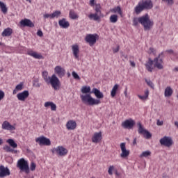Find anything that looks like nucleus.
I'll return each instance as SVG.
<instances>
[{
	"label": "nucleus",
	"instance_id": "20",
	"mask_svg": "<svg viewBox=\"0 0 178 178\" xmlns=\"http://www.w3.org/2000/svg\"><path fill=\"white\" fill-rule=\"evenodd\" d=\"M2 129L3 130H9V131L16 130V127H15V126L10 124V123H9V122H8V121H4L3 122Z\"/></svg>",
	"mask_w": 178,
	"mask_h": 178
},
{
	"label": "nucleus",
	"instance_id": "30",
	"mask_svg": "<svg viewBox=\"0 0 178 178\" xmlns=\"http://www.w3.org/2000/svg\"><path fill=\"white\" fill-rule=\"evenodd\" d=\"M137 126H138V133L139 134L143 135L147 131V129H145L144 126L141 124V122H138Z\"/></svg>",
	"mask_w": 178,
	"mask_h": 178
},
{
	"label": "nucleus",
	"instance_id": "33",
	"mask_svg": "<svg viewBox=\"0 0 178 178\" xmlns=\"http://www.w3.org/2000/svg\"><path fill=\"white\" fill-rule=\"evenodd\" d=\"M45 108L50 106L51 111H56V104L51 102H47L44 103Z\"/></svg>",
	"mask_w": 178,
	"mask_h": 178
},
{
	"label": "nucleus",
	"instance_id": "24",
	"mask_svg": "<svg viewBox=\"0 0 178 178\" xmlns=\"http://www.w3.org/2000/svg\"><path fill=\"white\" fill-rule=\"evenodd\" d=\"M144 9H151L152 8V1L151 0H145L141 2Z\"/></svg>",
	"mask_w": 178,
	"mask_h": 178
},
{
	"label": "nucleus",
	"instance_id": "25",
	"mask_svg": "<svg viewBox=\"0 0 178 178\" xmlns=\"http://www.w3.org/2000/svg\"><path fill=\"white\" fill-rule=\"evenodd\" d=\"M13 33V30L10 28H7L4 29V31L2 32L1 35L2 37H10Z\"/></svg>",
	"mask_w": 178,
	"mask_h": 178
},
{
	"label": "nucleus",
	"instance_id": "19",
	"mask_svg": "<svg viewBox=\"0 0 178 178\" xmlns=\"http://www.w3.org/2000/svg\"><path fill=\"white\" fill-rule=\"evenodd\" d=\"M72 51L73 56L75 59H79V54H80V48L79 47V44H75L72 46Z\"/></svg>",
	"mask_w": 178,
	"mask_h": 178
},
{
	"label": "nucleus",
	"instance_id": "14",
	"mask_svg": "<svg viewBox=\"0 0 178 178\" xmlns=\"http://www.w3.org/2000/svg\"><path fill=\"white\" fill-rule=\"evenodd\" d=\"M6 176H10V171L8 167L3 166V165H0V177L3 178Z\"/></svg>",
	"mask_w": 178,
	"mask_h": 178
},
{
	"label": "nucleus",
	"instance_id": "15",
	"mask_svg": "<svg viewBox=\"0 0 178 178\" xmlns=\"http://www.w3.org/2000/svg\"><path fill=\"white\" fill-rule=\"evenodd\" d=\"M134 124H136V122L130 119V120H126L124 122H122V127H124V129H130L134 127Z\"/></svg>",
	"mask_w": 178,
	"mask_h": 178
},
{
	"label": "nucleus",
	"instance_id": "42",
	"mask_svg": "<svg viewBox=\"0 0 178 178\" xmlns=\"http://www.w3.org/2000/svg\"><path fill=\"white\" fill-rule=\"evenodd\" d=\"M145 138H146L147 140H149V138L152 137L151 134L149 133V131H146L144 134L143 135Z\"/></svg>",
	"mask_w": 178,
	"mask_h": 178
},
{
	"label": "nucleus",
	"instance_id": "48",
	"mask_svg": "<svg viewBox=\"0 0 178 178\" xmlns=\"http://www.w3.org/2000/svg\"><path fill=\"white\" fill-rule=\"evenodd\" d=\"M3 98H5V93L3 92V91L0 90V101H2Z\"/></svg>",
	"mask_w": 178,
	"mask_h": 178
},
{
	"label": "nucleus",
	"instance_id": "28",
	"mask_svg": "<svg viewBox=\"0 0 178 178\" xmlns=\"http://www.w3.org/2000/svg\"><path fill=\"white\" fill-rule=\"evenodd\" d=\"M172 94H173V89H172V88H170V86H168L165 89V92H164L165 97H166L167 98H169L172 97Z\"/></svg>",
	"mask_w": 178,
	"mask_h": 178
},
{
	"label": "nucleus",
	"instance_id": "5",
	"mask_svg": "<svg viewBox=\"0 0 178 178\" xmlns=\"http://www.w3.org/2000/svg\"><path fill=\"white\" fill-rule=\"evenodd\" d=\"M17 168L20 169L21 172H25V173H30V168L29 167V163L24 159H21L17 161Z\"/></svg>",
	"mask_w": 178,
	"mask_h": 178
},
{
	"label": "nucleus",
	"instance_id": "27",
	"mask_svg": "<svg viewBox=\"0 0 178 178\" xmlns=\"http://www.w3.org/2000/svg\"><path fill=\"white\" fill-rule=\"evenodd\" d=\"M144 6H143L141 2H139L138 4L135 7V13L136 15H140V12L144 10Z\"/></svg>",
	"mask_w": 178,
	"mask_h": 178
},
{
	"label": "nucleus",
	"instance_id": "61",
	"mask_svg": "<svg viewBox=\"0 0 178 178\" xmlns=\"http://www.w3.org/2000/svg\"><path fill=\"white\" fill-rule=\"evenodd\" d=\"M175 126H177V127L178 128V122H177V121H176V122H175Z\"/></svg>",
	"mask_w": 178,
	"mask_h": 178
},
{
	"label": "nucleus",
	"instance_id": "52",
	"mask_svg": "<svg viewBox=\"0 0 178 178\" xmlns=\"http://www.w3.org/2000/svg\"><path fill=\"white\" fill-rule=\"evenodd\" d=\"M165 52H167L170 55H175V51H173V49L166 50Z\"/></svg>",
	"mask_w": 178,
	"mask_h": 178
},
{
	"label": "nucleus",
	"instance_id": "6",
	"mask_svg": "<svg viewBox=\"0 0 178 178\" xmlns=\"http://www.w3.org/2000/svg\"><path fill=\"white\" fill-rule=\"evenodd\" d=\"M161 145L166 147L167 148H170L175 144L173 139L170 136H164L160 140Z\"/></svg>",
	"mask_w": 178,
	"mask_h": 178
},
{
	"label": "nucleus",
	"instance_id": "43",
	"mask_svg": "<svg viewBox=\"0 0 178 178\" xmlns=\"http://www.w3.org/2000/svg\"><path fill=\"white\" fill-rule=\"evenodd\" d=\"M115 170V166L113 165H110L108 170V173L110 175V176H112L113 175V172H112L113 170Z\"/></svg>",
	"mask_w": 178,
	"mask_h": 178
},
{
	"label": "nucleus",
	"instance_id": "29",
	"mask_svg": "<svg viewBox=\"0 0 178 178\" xmlns=\"http://www.w3.org/2000/svg\"><path fill=\"white\" fill-rule=\"evenodd\" d=\"M88 17L90 20H94L95 22H99V20H101V17H102L98 14L94 13V14L89 15Z\"/></svg>",
	"mask_w": 178,
	"mask_h": 178
},
{
	"label": "nucleus",
	"instance_id": "40",
	"mask_svg": "<svg viewBox=\"0 0 178 178\" xmlns=\"http://www.w3.org/2000/svg\"><path fill=\"white\" fill-rule=\"evenodd\" d=\"M110 22L111 23H116L118 22V15H112L110 17Z\"/></svg>",
	"mask_w": 178,
	"mask_h": 178
},
{
	"label": "nucleus",
	"instance_id": "4",
	"mask_svg": "<svg viewBox=\"0 0 178 178\" xmlns=\"http://www.w3.org/2000/svg\"><path fill=\"white\" fill-rule=\"evenodd\" d=\"M6 143L9 144V145H6L3 146V149L6 151V152H12V154H17V150H15L13 148H17V143H15L13 139H8Z\"/></svg>",
	"mask_w": 178,
	"mask_h": 178
},
{
	"label": "nucleus",
	"instance_id": "34",
	"mask_svg": "<svg viewBox=\"0 0 178 178\" xmlns=\"http://www.w3.org/2000/svg\"><path fill=\"white\" fill-rule=\"evenodd\" d=\"M118 90H119V84H115L114 86L113 87L111 92V95L112 98H115V97H116Z\"/></svg>",
	"mask_w": 178,
	"mask_h": 178
},
{
	"label": "nucleus",
	"instance_id": "12",
	"mask_svg": "<svg viewBox=\"0 0 178 178\" xmlns=\"http://www.w3.org/2000/svg\"><path fill=\"white\" fill-rule=\"evenodd\" d=\"M163 52H161L156 58V69L159 70L163 69Z\"/></svg>",
	"mask_w": 178,
	"mask_h": 178
},
{
	"label": "nucleus",
	"instance_id": "64",
	"mask_svg": "<svg viewBox=\"0 0 178 178\" xmlns=\"http://www.w3.org/2000/svg\"><path fill=\"white\" fill-rule=\"evenodd\" d=\"M68 77H70V73L67 74Z\"/></svg>",
	"mask_w": 178,
	"mask_h": 178
},
{
	"label": "nucleus",
	"instance_id": "7",
	"mask_svg": "<svg viewBox=\"0 0 178 178\" xmlns=\"http://www.w3.org/2000/svg\"><path fill=\"white\" fill-rule=\"evenodd\" d=\"M99 36L97 34H88L85 38V40L88 42L90 47L94 45L95 42H97V40H98Z\"/></svg>",
	"mask_w": 178,
	"mask_h": 178
},
{
	"label": "nucleus",
	"instance_id": "41",
	"mask_svg": "<svg viewBox=\"0 0 178 178\" xmlns=\"http://www.w3.org/2000/svg\"><path fill=\"white\" fill-rule=\"evenodd\" d=\"M145 83H147V86L149 87H150V88L154 89L155 86L154 85V83H152V81H151V80H148L147 79H145Z\"/></svg>",
	"mask_w": 178,
	"mask_h": 178
},
{
	"label": "nucleus",
	"instance_id": "39",
	"mask_svg": "<svg viewBox=\"0 0 178 178\" xmlns=\"http://www.w3.org/2000/svg\"><path fill=\"white\" fill-rule=\"evenodd\" d=\"M139 156L140 158H147V156H151V152L145 151Z\"/></svg>",
	"mask_w": 178,
	"mask_h": 178
},
{
	"label": "nucleus",
	"instance_id": "49",
	"mask_svg": "<svg viewBox=\"0 0 178 178\" xmlns=\"http://www.w3.org/2000/svg\"><path fill=\"white\" fill-rule=\"evenodd\" d=\"M43 17L44 19H48V18L52 19V14H44Z\"/></svg>",
	"mask_w": 178,
	"mask_h": 178
},
{
	"label": "nucleus",
	"instance_id": "60",
	"mask_svg": "<svg viewBox=\"0 0 178 178\" xmlns=\"http://www.w3.org/2000/svg\"><path fill=\"white\" fill-rule=\"evenodd\" d=\"M3 144V140L2 138H0V145H2Z\"/></svg>",
	"mask_w": 178,
	"mask_h": 178
},
{
	"label": "nucleus",
	"instance_id": "13",
	"mask_svg": "<svg viewBox=\"0 0 178 178\" xmlns=\"http://www.w3.org/2000/svg\"><path fill=\"white\" fill-rule=\"evenodd\" d=\"M120 147L121 151H122V152L120 154L121 158H127V156H129V155H130V151L127 150L126 143H120Z\"/></svg>",
	"mask_w": 178,
	"mask_h": 178
},
{
	"label": "nucleus",
	"instance_id": "63",
	"mask_svg": "<svg viewBox=\"0 0 178 178\" xmlns=\"http://www.w3.org/2000/svg\"><path fill=\"white\" fill-rule=\"evenodd\" d=\"M174 70H175V72H178V67H175V68L174 69Z\"/></svg>",
	"mask_w": 178,
	"mask_h": 178
},
{
	"label": "nucleus",
	"instance_id": "31",
	"mask_svg": "<svg viewBox=\"0 0 178 178\" xmlns=\"http://www.w3.org/2000/svg\"><path fill=\"white\" fill-rule=\"evenodd\" d=\"M110 12H111V13H118L121 17L123 16L122 13V8H120V6H117L114 8L111 9Z\"/></svg>",
	"mask_w": 178,
	"mask_h": 178
},
{
	"label": "nucleus",
	"instance_id": "32",
	"mask_svg": "<svg viewBox=\"0 0 178 178\" xmlns=\"http://www.w3.org/2000/svg\"><path fill=\"white\" fill-rule=\"evenodd\" d=\"M69 17L72 20H76L79 19V15H77V13L74 11V10H70L69 13Z\"/></svg>",
	"mask_w": 178,
	"mask_h": 178
},
{
	"label": "nucleus",
	"instance_id": "18",
	"mask_svg": "<svg viewBox=\"0 0 178 178\" xmlns=\"http://www.w3.org/2000/svg\"><path fill=\"white\" fill-rule=\"evenodd\" d=\"M20 25L22 27H34V23L31 20L26 18L20 21Z\"/></svg>",
	"mask_w": 178,
	"mask_h": 178
},
{
	"label": "nucleus",
	"instance_id": "11",
	"mask_svg": "<svg viewBox=\"0 0 178 178\" xmlns=\"http://www.w3.org/2000/svg\"><path fill=\"white\" fill-rule=\"evenodd\" d=\"M53 152H56L60 156H65L67 154V149L63 146H58L53 149Z\"/></svg>",
	"mask_w": 178,
	"mask_h": 178
},
{
	"label": "nucleus",
	"instance_id": "54",
	"mask_svg": "<svg viewBox=\"0 0 178 178\" xmlns=\"http://www.w3.org/2000/svg\"><path fill=\"white\" fill-rule=\"evenodd\" d=\"M138 98H140V99H142V101H145V99H147V97L145 96H141L140 95H138Z\"/></svg>",
	"mask_w": 178,
	"mask_h": 178
},
{
	"label": "nucleus",
	"instance_id": "9",
	"mask_svg": "<svg viewBox=\"0 0 178 178\" xmlns=\"http://www.w3.org/2000/svg\"><path fill=\"white\" fill-rule=\"evenodd\" d=\"M145 66L148 72H152L154 67L156 66V56H155L153 60L149 58V61L145 64Z\"/></svg>",
	"mask_w": 178,
	"mask_h": 178
},
{
	"label": "nucleus",
	"instance_id": "57",
	"mask_svg": "<svg viewBox=\"0 0 178 178\" xmlns=\"http://www.w3.org/2000/svg\"><path fill=\"white\" fill-rule=\"evenodd\" d=\"M94 2H95V0H90V6H94V5H95Z\"/></svg>",
	"mask_w": 178,
	"mask_h": 178
},
{
	"label": "nucleus",
	"instance_id": "44",
	"mask_svg": "<svg viewBox=\"0 0 178 178\" xmlns=\"http://www.w3.org/2000/svg\"><path fill=\"white\" fill-rule=\"evenodd\" d=\"M162 1H163V2H167L168 6H172V5H173V3H175L174 0H162Z\"/></svg>",
	"mask_w": 178,
	"mask_h": 178
},
{
	"label": "nucleus",
	"instance_id": "36",
	"mask_svg": "<svg viewBox=\"0 0 178 178\" xmlns=\"http://www.w3.org/2000/svg\"><path fill=\"white\" fill-rule=\"evenodd\" d=\"M23 90V83H20L19 84L17 85L15 90L13 91V95H16L18 91H22Z\"/></svg>",
	"mask_w": 178,
	"mask_h": 178
},
{
	"label": "nucleus",
	"instance_id": "23",
	"mask_svg": "<svg viewBox=\"0 0 178 178\" xmlns=\"http://www.w3.org/2000/svg\"><path fill=\"white\" fill-rule=\"evenodd\" d=\"M76 127L77 124L76 123V122L72 120L68 121L66 124V127L67 130H74Z\"/></svg>",
	"mask_w": 178,
	"mask_h": 178
},
{
	"label": "nucleus",
	"instance_id": "17",
	"mask_svg": "<svg viewBox=\"0 0 178 178\" xmlns=\"http://www.w3.org/2000/svg\"><path fill=\"white\" fill-rule=\"evenodd\" d=\"M102 140V132H96L93 134L92 137V142L95 144H98L99 141Z\"/></svg>",
	"mask_w": 178,
	"mask_h": 178
},
{
	"label": "nucleus",
	"instance_id": "3",
	"mask_svg": "<svg viewBox=\"0 0 178 178\" xmlns=\"http://www.w3.org/2000/svg\"><path fill=\"white\" fill-rule=\"evenodd\" d=\"M42 77L47 83V84H51L54 90H59L60 88V81L59 78L56 76V74H54L51 76H48V72L44 71L42 72Z\"/></svg>",
	"mask_w": 178,
	"mask_h": 178
},
{
	"label": "nucleus",
	"instance_id": "50",
	"mask_svg": "<svg viewBox=\"0 0 178 178\" xmlns=\"http://www.w3.org/2000/svg\"><path fill=\"white\" fill-rule=\"evenodd\" d=\"M148 53L149 54V55H155V51L152 47L149 48Z\"/></svg>",
	"mask_w": 178,
	"mask_h": 178
},
{
	"label": "nucleus",
	"instance_id": "8",
	"mask_svg": "<svg viewBox=\"0 0 178 178\" xmlns=\"http://www.w3.org/2000/svg\"><path fill=\"white\" fill-rule=\"evenodd\" d=\"M35 142L38 143L39 145H51V140L45 136H40L35 138Z\"/></svg>",
	"mask_w": 178,
	"mask_h": 178
},
{
	"label": "nucleus",
	"instance_id": "55",
	"mask_svg": "<svg viewBox=\"0 0 178 178\" xmlns=\"http://www.w3.org/2000/svg\"><path fill=\"white\" fill-rule=\"evenodd\" d=\"M157 126H163V121H161L159 120H157Z\"/></svg>",
	"mask_w": 178,
	"mask_h": 178
},
{
	"label": "nucleus",
	"instance_id": "2",
	"mask_svg": "<svg viewBox=\"0 0 178 178\" xmlns=\"http://www.w3.org/2000/svg\"><path fill=\"white\" fill-rule=\"evenodd\" d=\"M138 23L143 26L145 31L151 30V27L154 26V22L149 19V16H148V14H145V15L140 17H134L133 19V25L138 26Z\"/></svg>",
	"mask_w": 178,
	"mask_h": 178
},
{
	"label": "nucleus",
	"instance_id": "35",
	"mask_svg": "<svg viewBox=\"0 0 178 178\" xmlns=\"http://www.w3.org/2000/svg\"><path fill=\"white\" fill-rule=\"evenodd\" d=\"M95 14L99 15V16L104 17V14H102V13L101 12V5L100 4L95 5Z\"/></svg>",
	"mask_w": 178,
	"mask_h": 178
},
{
	"label": "nucleus",
	"instance_id": "46",
	"mask_svg": "<svg viewBox=\"0 0 178 178\" xmlns=\"http://www.w3.org/2000/svg\"><path fill=\"white\" fill-rule=\"evenodd\" d=\"M33 87H36V88H40L41 87V83L38 82V80L33 81Z\"/></svg>",
	"mask_w": 178,
	"mask_h": 178
},
{
	"label": "nucleus",
	"instance_id": "59",
	"mask_svg": "<svg viewBox=\"0 0 178 178\" xmlns=\"http://www.w3.org/2000/svg\"><path fill=\"white\" fill-rule=\"evenodd\" d=\"M133 145H137V138H135L134 139Z\"/></svg>",
	"mask_w": 178,
	"mask_h": 178
},
{
	"label": "nucleus",
	"instance_id": "1",
	"mask_svg": "<svg viewBox=\"0 0 178 178\" xmlns=\"http://www.w3.org/2000/svg\"><path fill=\"white\" fill-rule=\"evenodd\" d=\"M91 91V87L87 86H82L81 89L82 95H80L81 102L85 105H88L89 106L99 105V104H101V100L93 98L91 96V94H92Z\"/></svg>",
	"mask_w": 178,
	"mask_h": 178
},
{
	"label": "nucleus",
	"instance_id": "62",
	"mask_svg": "<svg viewBox=\"0 0 178 178\" xmlns=\"http://www.w3.org/2000/svg\"><path fill=\"white\" fill-rule=\"evenodd\" d=\"M124 94L125 95V97H127V90H125Z\"/></svg>",
	"mask_w": 178,
	"mask_h": 178
},
{
	"label": "nucleus",
	"instance_id": "16",
	"mask_svg": "<svg viewBox=\"0 0 178 178\" xmlns=\"http://www.w3.org/2000/svg\"><path fill=\"white\" fill-rule=\"evenodd\" d=\"M29 95L30 94L29 93L28 90H25L24 92H19L17 95V98L18 101H22V102H24L27 98H29Z\"/></svg>",
	"mask_w": 178,
	"mask_h": 178
},
{
	"label": "nucleus",
	"instance_id": "56",
	"mask_svg": "<svg viewBox=\"0 0 178 178\" xmlns=\"http://www.w3.org/2000/svg\"><path fill=\"white\" fill-rule=\"evenodd\" d=\"M119 48H120V47L118 46L116 49H113V53H114V54H116L117 52H119Z\"/></svg>",
	"mask_w": 178,
	"mask_h": 178
},
{
	"label": "nucleus",
	"instance_id": "10",
	"mask_svg": "<svg viewBox=\"0 0 178 178\" xmlns=\"http://www.w3.org/2000/svg\"><path fill=\"white\" fill-rule=\"evenodd\" d=\"M54 73L57 74L60 79H62V77H65L66 70H65V68L62 67V66L57 65L54 68Z\"/></svg>",
	"mask_w": 178,
	"mask_h": 178
},
{
	"label": "nucleus",
	"instance_id": "47",
	"mask_svg": "<svg viewBox=\"0 0 178 178\" xmlns=\"http://www.w3.org/2000/svg\"><path fill=\"white\" fill-rule=\"evenodd\" d=\"M35 163H34V162H32L31 164V170L32 172H34V170H35Z\"/></svg>",
	"mask_w": 178,
	"mask_h": 178
},
{
	"label": "nucleus",
	"instance_id": "45",
	"mask_svg": "<svg viewBox=\"0 0 178 178\" xmlns=\"http://www.w3.org/2000/svg\"><path fill=\"white\" fill-rule=\"evenodd\" d=\"M72 75L75 80H80V76L76 73V72L73 71Z\"/></svg>",
	"mask_w": 178,
	"mask_h": 178
},
{
	"label": "nucleus",
	"instance_id": "22",
	"mask_svg": "<svg viewBox=\"0 0 178 178\" xmlns=\"http://www.w3.org/2000/svg\"><path fill=\"white\" fill-rule=\"evenodd\" d=\"M58 24L61 29H68L70 26V24L66 20L65 18H63L58 21Z\"/></svg>",
	"mask_w": 178,
	"mask_h": 178
},
{
	"label": "nucleus",
	"instance_id": "58",
	"mask_svg": "<svg viewBox=\"0 0 178 178\" xmlns=\"http://www.w3.org/2000/svg\"><path fill=\"white\" fill-rule=\"evenodd\" d=\"M130 63L132 67H136V63H134V61H130Z\"/></svg>",
	"mask_w": 178,
	"mask_h": 178
},
{
	"label": "nucleus",
	"instance_id": "38",
	"mask_svg": "<svg viewBox=\"0 0 178 178\" xmlns=\"http://www.w3.org/2000/svg\"><path fill=\"white\" fill-rule=\"evenodd\" d=\"M62 15V12L59 10H56L51 14V19H55V17H59Z\"/></svg>",
	"mask_w": 178,
	"mask_h": 178
},
{
	"label": "nucleus",
	"instance_id": "37",
	"mask_svg": "<svg viewBox=\"0 0 178 178\" xmlns=\"http://www.w3.org/2000/svg\"><path fill=\"white\" fill-rule=\"evenodd\" d=\"M0 8L4 15L8 13V8H6V5L3 2L0 1Z\"/></svg>",
	"mask_w": 178,
	"mask_h": 178
},
{
	"label": "nucleus",
	"instance_id": "21",
	"mask_svg": "<svg viewBox=\"0 0 178 178\" xmlns=\"http://www.w3.org/2000/svg\"><path fill=\"white\" fill-rule=\"evenodd\" d=\"M92 94H94L96 97V99H102L104 98V93L102 92L99 91V90L97 89V88H95L91 91Z\"/></svg>",
	"mask_w": 178,
	"mask_h": 178
},
{
	"label": "nucleus",
	"instance_id": "53",
	"mask_svg": "<svg viewBox=\"0 0 178 178\" xmlns=\"http://www.w3.org/2000/svg\"><path fill=\"white\" fill-rule=\"evenodd\" d=\"M148 95H149V91L148 90H146L145 91V97H146V99H148Z\"/></svg>",
	"mask_w": 178,
	"mask_h": 178
},
{
	"label": "nucleus",
	"instance_id": "26",
	"mask_svg": "<svg viewBox=\"0 0 178 178\" xmlns=\"http://www.w3.org/2000/svg\"><path fill=\"white\" fill-rule=\"evenodd\" d=\"M28 55H30V56H33V58H35V59H44V57L42 56V55L39 54L35 51H29Z\"/></svg>",
	"mask_w": 178,
	"mask_h": 178
},
{
	"label": "nucleus",
	"instance_id": "51",
	"mask_svg": "<svg viewBox=\"0 0 178 178\" xmlns=\"http://www.w3.org/2000/svg\"><path fill=\"white\" fill-rule=\"evenodd\" d=\"M37 35H38V37H42L44 35L42 31L38 30L37 32Z\"/></svg>",
	"mask_w": 178,
	"mask_h": 178
}]
</instances>
